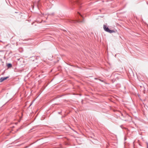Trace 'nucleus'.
I'll list each match as a JSON object with an SVG mask.
<instances>
[{"label": "nucleus", "mask_w": 148, "mask_h": 148, "mask_svg": "<svg viewBox=\"0 0 148 148\" xmlns=\"http://www.w3.org/2000/svg\"><path fill=\"white\" fill-rule=\"evenodd\" d=\"M126 117L128 119H126L125 120V121H128L129 120H131L132 118L128 114H126Z\"/></svg>", "instance_id": "2"}, {"label": "nucleus", "mask_w": 148, "mask_h": 148, "mask_svg": "<svg viewBox=\"0 0 148 148\" xmlns=\"http://www.w3.org/2000/svg\"><path fill=\"white\" fill-rule=\"evenodd\" d=\"M3 81V77H2L0 78V82H1Z\"/></svg>", "instance_id": "6"}, {"label": "nucleus", "mask_w": 148, "mask_h": 148, "mask_svg": "<svg viewBox=\"0 0 148 148\" xmlns=\"http://www.w3.org/2000/svg\"><path fill=\"white\" fill-rule=\"evenodd\" d=\"M3 77V80L4 81V80H6L7 78H8L9 77Z\"/></svg>", "instance_id": "5"}, {"label": "nucleus", "mask_w": 148, "mask_h": 148, "mask_svg": "<svg viewBox=\"0 0 148 148\" xmlns=\"http://www.w3.org/2000/svg\"><path fill=\"white\" fill-rule=\"evenodd\" d=\"M69 21L71 23H76V22H82V21H80L79 20L78 21H75L74 20H70Z\"/></svg>", "instance_id": "3"}, {"label": "nucleus", "mask_w": 148, "mask_h": 148, "mask_svg": "<svg viewBox=\"0 0 148 148\" xmlns=\"http://www.w3.org/2000/svg\"><path fill=\"white\" fill-rule=\"evenodd\" d=\"M103 29L104 30L106 31L108 33H114V31L113 30H111L108 27H107V26L105 25H103Z\"/></svg>", "instance_id": "1"}, {"label": "nucleus", "mask_w": 148, "mask_h": 148, "mask_svg": "<svg viewBox=\"0 0 148 148\" xmlns=\"http://www.w3.org/2000/svg\"><path fill=\"white\" fill-rule=\"evenodd\" d=\"M79 15H80L82 17V15H81L79 13Z\"/></svg>", "instance_id": "7"}, {"label": "nucleus", "mask_w": 148, "mask_h": 148, "mask_svg": "<svg viewBox=\"0 0 148 148\" xmlns=\"http://www.w3.org/2000/svg\"><path fill=\"white\" fill-rule=\"evenodd\" d=\"M140 87L141 88V87H142V86H140Z\"/></svg>", "instance_id": "9"}, {"label": "nucleus", "mask_w": 148, "mask_h": 148, "mask_svg": "<svg viewBox=\"0 0 148 148\" xmlns=\"http://www.w3.org/2000/svg\"><path fill=\"white\" fill-rule=\"evenodd\" d=\"M7 66L8 68H11L12 66V64L10 63H9L7 65Z\"/></svg>", "instance_id": "4"}, {"label": "nucleus", "mask_w": 148, "mask_h": 148, "mask_svg": "<svg viewBox=\"0 0 148 148\" xmlns=\"http://www.w3.org/2000/svg\"><path fill=\"white\" fill-rule=\"evenodd\" d=\"M142 88H143V90H144V88L143 87Z\"/></svg>", "instance_id": "8"}]
</instances>
